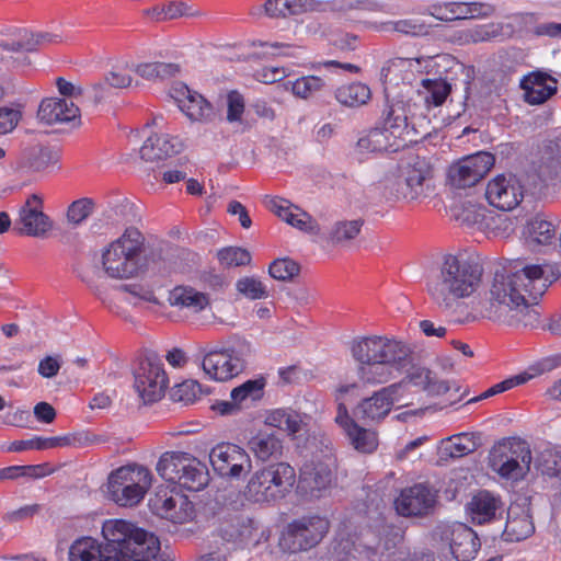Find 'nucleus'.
<instances>
[{
    "mask_svg": "<svg viewBox=\"0 0 561 561\" xmlns=\"http://www.w3.org/2000/svg\"><path fill=\"white\" fill-rule=\"evenodd\" d=\"M548 288L543 268L530 264L510 275L496 273L490 289V297L479 300L473 309L482 318L506 324H530L537 320L533 308Z\"/></svg>",
    "mask_w": 561,
    "mask_h": 561,
    "instance_id": "nucleus-1",
    "label": "nucleus"
},
{
    "mask_svg": "<svg viewBox=\"0 0 561 561\" xmlns=\"http://www.w3.org/2000/svg\"><path fill=\"white\" fill-rule=\"evenodd\" d=\"M105 546L84 537L69 549L70 561H167L159 538L125 519H108L102 526Z\"/></svg>",
    "mask_w": 561,
    "mask_h": 561,
    "instance_id": "nucleus-2",
    "label": "nucleus"
},
{
    "mask_svg": "<svg viewBox=\"0 0 561 561\" xmlns=\"http://www.w3.org/2000/svg\"><path fill=\"white\" fill-rule=\"evenodd\" d=\"M482 267L467 259L447 254L438 273L426 282V290L442 310H451L458 299L470 297L480 287Z\"/></svg>",
    "mask_w": 561,
    "mask_h": 561,
    "instance_id": "nucleus-3",
    "label": "nucleus"
},
{
    "mask_svg": "<svg viewBox=\"0 0 561 561\" xmlns=\"http://www.w3.org/2000/svg\"><path fill=\"white\" fill-rule=\"evenodd\" d=\"M146 238L142 232L128 227L122 236L102 251L104 273L115 279H128L145 272L148 266Z\"/></svg>",
    "mask_w": 561,
    "mask_h": 561,
    "instance_id": "nucleus-4",
    "label": "nucleus"
},
{
    "mask_svg": "<svg viewBox=\"0 0 561 561\" xmlns=\"http://www.w3.org/2000/svg\"><path fill=\"white\" fill-rule=\"evenodd\" d=\"M158 474L165 481L197 492L209 482L207 467L195 456L185 451L171 450L163 453L156 466Z\"/></svg>",
    "mask_w": 561,
    "mask_h": 561,
    "instance_id": "nucleus-5",
    "label": "nucleus"
},
{
    "mask_svg": "<svg viewBox=\"0 0 561 561\" xmlns=\"http://www.w3.org/2000/svg\"><path fill=\"white\" fill-rule=\"evenodd\" d=\"M151 471L138 463H128L111 472L107 490L110 497L119 506L138 505L151 488Z\"/></svg>",
    "mask_w": 561,
    "mask_h": 561,
    "instance_id": "nucleus-6",
    "label": "nucleus"
},
{
    "mask_svg": "<svg viewBox=\"0 0 561 561\" xmlns=\"http://www.w3.org/2000/svg\"><path fill=\"white\" fill-rule=\"evenodd\" d=\"M295 481L296 471L289 463H272L251 477L245 495L259 503L282 500L291 491Z\"/></svg>",
    "mask_w": 561,
    "mask_h": 561,
    "instance_id": "nucleus-7",
    "label": "nucleus"
},
{
    "mask_svg": "<svg viewBox=\"0 0 561 561\" xmlns=\"http://www.w3.org/2000/svg\"><path fill=\"white\" fill-rule=\"evenodd\" d=\"M337 460L332 453L316 455L299 471L297 491L305 497L324 496L336 481Z\"/></svg>",
    "mask_w": 561,
    "mask_h": 561,
    "instance_id": "nucleus-8",
    "label": "nucleus"
},
{
    "mask_svg": "<svg viewBox=\"0 0 561 561\" xmlns=\"http://www.w3.org/2000/svg\"><path fill=\"white\" fill-rule=\"evenodd\" d=\"M330 523L319 515H307L289 522L279 537L283 551L297 553L316 547L329 531Z\"/></svg>",
    "mask_w": 561,
    "mask_h": 561,
    "instance_id": "nucleus-9",
    "label": "nucleus"
},
{
    "mask_svg": "<svg viewBox=\"0 0 561 561\" xmlns=\"http://www.w3.org/2000/svg\"><path fill=\"white\" fill-rule=\"evenodd\" d=\"M351 353L357 363H407L411 350L402 341L371 335L354 340L351 345Z\"/></svg>",
    "mask_w": 561,
    "mask_h": 561,
    "instance_id": "nucleus-10",
    "label": "nucleus"
},
{
    "mask_svg": "<svg viewBox=\"0 0 561 561\" xmlns=\"http://www.w3.org/2000/svg\"><path fill=\"white\" fill-rule=\"evenodd\" d=\"M412 104L409 100L393 99L389 102L383 112V127L371 129L365 138L358 141L359 147L373 152L387 150V133L396 138L402 137L408 128V121L411 114Z\"/></svg>",
    "mask_w": 561,
    "mask_h": 561,
    "instance_id": "nucleus-11",
    "label": "nucleus"
},
{
    "mask_svg": "<svg viewBox=\"0 0 561 561\" xmlns=\"http://www.w3.org/2000/svg\"><path fill=\"white\" fill-rule=\"evenodd\" d=\"M148 506L154 515L172 524H187L196 516L194 503L175 486L159 485L149 499Z\"/></svg>",
    "mask_w": 561,
    "mask_h": 561,
    "instance_id": "nucleus-12",
    "label": "nucleus"
},
{
    "mask_svg": "<svg viewBox=\"0 0 561 561\" xmlns=\"http://www.w3.org/2000/svg\"><path fill=\"white\" fill-rule=\"evenodd\" d=\"M403 383H392L360 400L353 409V416L367 426L380 424L396 403L401 402L400 390Z\"/></svg>",
    "mask_w": 561,
    "mask_h": 561,
    "instance_id": "nucleus-13",
    "label": "nucleus"
},
{
    "mask_svg": "<svg viewBox=\"0 0 561 561\" xmlns=\"http://www.w3.org/2000/svg\"><path fill=\"white\" fill-rule=\"evenodd\" d=\"M134 388L145 404L160 400L168 387L163 364L146 357L139 362L134 374Z\"/></svg>",
    "mask_w": 561,
    "mask_h": 561,
    "instance_id": "nucleus-14",
    "label": "nucleus"
},
{
    "mask_svg": "<svg viewBox=\"0 0 561 561\" xmlns=\"http://www.w3.org/2000/svg\"><path fill=\"white\" fill-rule=\"evenodd\" d=\"M494 162V156L486 151L463 157L449 167V182L457 188L474 186L488 174Z\"/></svg>",
    "mask_w": 561,
    "mask_h": 561,
    "instance_id": "nucleus-15",
    "label": "nucleus"
},
{
    "mask_svg": "<svg viewBox=\"0 0 561 561\" xmlns=\"http://www.w3.org/2000/svg\"><path fill=\"white\" fill-rule=\"evenodd\" d=\"M531 461L529 447L522 442L500 444L491 453L492 467L499 474L506 479H518L524 474V468L528 469Z\"/></svg>",
    "mask_w": 561,
    "mask_h": 561,
    "instance_id": "nucleus-16",
    "label": "nucleus"
},
{
    "mask_svg": "<svg viewBox=\"0 0 561 561\" xmlns=\"http://www.w3.org/2000/svg\"><path fill=\"white\" fill-rule=\"evenodd\" d=\"M335 423L341 427L350 445L358 453L371 454L379 445L378 433L358 424L354 416H351L343 402L337 404Z\"/></svg>",
    "mask_w": 561,
    "mask_h": 561,
    "instance_id": "nucleus-17",
    "label": "nucleus"
},
{
    "mask_svg": "<svg viewBox=\"0 0 561 561\" xmlns=\"http://www.w3.org/2000/svg\"><path fill=\"white\" fill-rule=\"evenodd\" d=\"M209 461L214 470L226 478H239L245 469L251 468V459L247 451L231 443L215 446L209 453Z\"/></svg>",
    "mask_w": 561,
    "mask_h": 561,
    "instance_id": "nucleus-18",
    "label": "nucleus"
},
{
    "mask_svg": "<svg viewBox=\"0 0 561 561\" xmlns=\"http://www.w3.org/2000/svg\"><path fill=\"white\" fill-rule=\"evenodd\" d=\"M436 492L426 483L404 488L394 500V507L404 517L425 516L436 504Z\"/></svg>",
    "mask_w": 561,
    "mask_h": 561,
    "instance_id": "nucleus-19",
    "label": "nucleus"
},
{
    "mask_svg": "<svg viewBox=\"0 0 561 561\" xmlns=\"http://www.w3.org/2000/svg\"><path fill=\"white\" fill-rule=\"evenodd\" d=\"M440 538L448 542L450 552L457 561H471L481 547L477 533L462 523L442 527Z\"/></svg>",
    "mask_w": 561,
    "mask_h": 561,
    "instance_id": "nucleus-20",
    "label": "nucleus"
},
{
    "mask_svg": "<svg viewBox=\"0 0 561 561\" xmlns=\"http://www.w3.org/2000/svg\"><path fill=\"white\" fill-rule=\"evenodd\" d=\"M485 197L491 206L508 211L523 201V186L515 176L500 174L488 182Z\"/></svg>",
    "mask_w": 561,
    "mask_h": 561,
    "instance_id": "nucleus-21",
    "label": "nucleus"
},
{
    "mask_svg": "<svg viewBox=\"0 0 561 561\" xmlns=\"http://www.w3.org/2000/svg\"><path fill=\"white\" fill-rule=\"evenodd\" d=\"M204 373L213 380L226 381L243 369V360L232 350H214L208 352L202 362Z\"/></svg>",
    "mask_w": 561,
    "mask_h": 561,
    "instance_id": "nucleus-22",
    "label": "nucleus"
},
{
    "mask_svg": "<svg viewBox=\"0 0 561 561\" xmlns=\"http://www.w3.org/2000/svg\"><path fill=\"white\" fill-rule=\"evenodd\" d=\"M51 228V222L43 213L42 198L33 194L31 195L24 206L19 211V218L15 220L14 229L20 234L30 237H42Z\"/></svg>",
    "mask_w": 561,
    "mask_h": 561,
    "instance_id": "nucleus-23",
    "label": "nucleus"
},
{
    "mask_svg": "<svg viewBox=\"0 0 561 561\" xmlns=\"http://www.w3.org/2000/svg\"><path fill=\"white\" fill-rule=\"evenodd\" d=\"M171 96L179 108L193 122H208L214 116L213 105L202 94L183 83L172 88Z\"/></svg>",
    "mask_w": 561,
    "mask_h": 561,
    "instance_id": "nucleus-24",
    "label": "nucleus"
},
{
    "mask_svg": "<svg viewBox=\"0 0 561 561\" xmlns=\"http://www.w3.org/2000/svg\"><path fill=\"white\" fill-rule=\"evenodd\" d=\"M37 117L47 125L70 123L76 126L80 123V110L65 99L47 98L41 102Z\"/></svg>",
    "mask_w": 561,
    "mask_h": 561,
    "instance_id": "nucleus-25",
    "label": "nucleus"
},
{
    "mask_svg": "<svg viewBox=\"0 0 561 561\" xmlns=\"http://www.w3.org/2000/svg\"><path fill=\"white\" fill-rule=\"evenodd\" d=\"M433 178V170L425 161H416L405 170L404 180L398 183L397 197L415 201L425 195L427 181Z\"/></svg>",
    "mask_w": 561,
    "mask_h": 561,
    "instance_id": "nucleus-26",
    "label": "nucleus"
},
{
    "mask_svg": "<svg viewBox=\"0 0 561 561\" xmlns=\"http://www.w3.org/2000/svg\"><path fill=\"white\" fill-rule=\"evenodd\" d=\"M557 80L542 71H533L523 77L520 88L524 91V100L530 105H539L548 101L557 93Z\"/></svg>",
    "mask_w": 561,
    "mask_h": 561,
    "instance_id": "nucleus-27",
    "label": "nucleus"
},
{
    "mask_svg": "<svg viewBox=\"0 0 561 561\" xmlns=\"http://www.w3.org/2000/svg\"><path fill=\"white\" fill-rule=\"evenodd\" d=\"M535 531L529 506L512 503L507 510V518L503 537L506 541L518 542L530 537Z\"/></svg>",
    "mask_w": 561,
    "mask_h": 561,
    "instance_id": "nucleus-28",
    "label": "nucleus"
},
{
    "mask_svg": "<svg viewBox=\"0 0 561 561\" xmlns=\"http://www.w3.org/2000/svg\"><path fill=\"white\" fill-rule=\"evenodd\" d=\"M182 149L183 142L179 137L154 133L144 141L139 154L146 162H158L179 153Z\"/></svg>",
    "mask_w": 561,
    "mask_h": 561,
    "instance_id": "nucleus-29",
    "label": "nucleus"
},
{
    "mask_svg": "<svg viewBox=\"0 0 561 561\" xmlns=\"http://www.w3.org/2000/svg\"><path fill=\"white\" fill-rule=\"evenodd\" d=\"M399 383L402 385L401 392L409 386H414L425 391L430 396H442L450 390L448 381L439 379L435 373L425 367L413 368Z\"/></svg>",
    "mask_w": 561,
    "mask_h": 561,
    "instance_id": "nucleus-30",
    "label": "nucleus"
},
{
    "mask_svg": "<svg viewBox=\"0 0 561 561\" xmlns=\"http://www.w3.org/2000/svg\"><path fill=\"white\" fill-rule=\"evenodd\" d=\"M168 301L171 307L199 313L209 306V297L190 285H178L169 291Z\"/></svg>",
    "mask_w": 561,
    "mask_h": 561,
    "instance_id": "nucleus-31",
    "label": "nucleus"
},
{
    "mask_svg": "<svg viewBox=\"0 0 561 561\" xmlns=\"http://www.w3.org/2000/svg\"><path fill=\"white\" fill-rule=\"evenodd\" d=\"M501 500L489 491H480L468 503V513L474 524H485L495 518L501 508Z\"/></svg>",
    "mask_w": 561,
    "mask_h": 561,
    "instance_id": "nucleus-32",
    "label": "nucleus"
},
{
    "mask_svg": "<svg viewBox=\"0 0 561 561\" xmlns=\"http://www.w3.org/2000/svg\"><path fill=\"white\" fill-rule=\"evenodd\" d=\"M248 447L254 457L262 461L278 458L283 454L282 439L275 433L262 430L249 439Z\"/></svg>",
    "mask_w": 561,
    "mask_h": 561,
    "instance_id": "nucleus-33",
    "label": "nucleus"
},
{
    "mask_svg": "<svg viewBox=\"0 0 561 561\" xmlns=\"http://www.w3.org/2000/svg\"><path fill=\"white\" fill-rule=\"evenodd\" d=\"M405 363H358L357 376L365 385H379L389 381L394 371H400Z\"/></svg>",
    "mask_w": 561,
    "mask_h": 561,
    "instance_id": "nucleus-34",
    "label": "nucleus"
},
{
    "mask_svg": "<svg viewBox=\"0 0 561 561\" xmlns=\"http://www.w3.org/2000/svg\"><path fill=\"white\" fill-rule=\"evenodd\" d=\"M542 373H543V369L541 368L540 365L529 366L526 370H524L517 375L511 376V377L493 385L492 387H490L489 389H486L479 396L469 399L467 401V404L476 403L480 400L491 398L493 396H496V394H500L507 390H511L517 386L524 385L527 381L531 380L533 378L540 376Z\"/></svg>",
    "mask_w": 561,
    "mask_h": 561,
    "instance_id": "nucleus-35",
    "label": "nucleus"
},
{
    "mask_svg": "<svg viewBox=\"0 0 561 561\" xmlns=\"http://www.w3.org/2000/svg\"><path fill=\"white\" fill-rule=\"evenodd\" d=\"M335 100L346 107H359L371 99L370 88L363 82H351L339 87L334 92Z\"/></svg>",
    "mask_w": 561,
    "mask_h": 561,
    "instance_id": "nucleus-36",
    "label": "nucleus"
},
{
    "mask_svg": "<svg viewBox=\"0 0 561 561\" xmlns=\"http://www.w3.org/2000/svg\"><path fill=\"white\" fill-rule=\"evenodd\" d=\"M301 416L291 409H274L266 413L264 424L295 436L301 430Z\"/></svg>",
    "mask_w": 561,
    "mask_h": 561,
    "instance_id": "nucleus-37",
    "label": "nucleus"
},
{
    "mask_svg": "<svg viewBox=\"0 0 561 561\" xmlns=\"http://www.w3.org/2000/svg\"><path fill=\"white\" fill-rule=\"evenodd\" d=\"M72 438L69 435L43 437L33 436L27 439L14 440L11 443L9 450L21 453L25 450H46L71 445Z\"/></svg>",
    "mask_w": 561,
    "mask_h": 561,
    "instance_id": "nucleus-38",
    "label": "nucleus"
},
{
    "mask_svg": "<svg viewBox=\"0 0 561 561\" xmlns=\"http://www.w3.org/2000/svg\"><path fill=\"white\" fill-rule=\"evenodd\" d=\"M451 91L450 84L443 79H422L417 94L426 107L440 106Z\"/></svg>",
    "mask_w": 561,
    "mask_h": 561,
    "instance_id": "nucleus-39",
    "label": "nucleus"
},
{
    "mask_svg": "<svg viewBox=\"0 0 561 561\" xmlns=\"http://www.w3.org/2000/svg\"><path fill=\"white\" fill-rule=\"evenodd\" d=\"M525 233L531 242L547 245L556 239L557 229L550 221L537 215L527 222Z\"/></svg>",
    "mask_w": 561,
    "mask_h": 561,
    "instance_id": "nucleus-40",
    "label": "nucleus"
},
{
    "mask_svg": "<svg viewBox=\"0 0 561 561\" xmlns=\"http://www.w3.org/2000/svg\"><path fill=\"white\" fill-rule=\"evenodd\" d=\"M266 385L265 378L260 377L256 379H250L236 387L230 392V398L236 400L241 408L260 400L263 397L264 387Z\"/></svg>",
    "mask_w": 561,
    "mask_h": 561,
    "instance_id": "nucleus-41",
    "label": "nucleus"
},
{
    "mask_svg": "<svg viewBox=\"0 0 561 561\" xmlns=\"http://www.w3.org/2000/svg\"><path fill=\"white\" fill-rule=\"evenodd\" d=\"M284 85L287 90L290 89L296 98L307 100L320 92L325 81L318 76H302L294 81L288 80Z\"/></svg>",
    "mask_w": 561,
    "mask_h": 561,
    "instance_id": "nucleus-42",
    "label": "nucleus"
},
{
    "mask_svg": "<svg viewBox=\"0 0 561 561\" xmlns=\"http://www.w3.org/2000/svg\"><path fill=\"white\" fill-rule=\"evenodd\" d=\"M381 79L385 84H399V82H411V76L408 69V59L403 57H393L389 59L381 68Z\"/></svg>",
    "mask_w": 561,
    "mask_h": 561,
    "instance_id": "nucleus-43",
    "label": "nucleus"
},
{
    "mask_svg": "<svg viewBox=\"0 0 561 561\" xmlns=\"http://www.w3.org/2000/svg\"><path fill=\"white\" fill-rule=\"evenodd\" d=\"M477 448L471 434L461 433L449 437L443 446V454L450 458H461Z\"/></svg>",
    "mask_w": 561,
    "mask_h": 561,
    "instance_id": "nucleus-44",
    "label": "nucleus"
},
{
    "mask_svg": "<svg viewBox=\"0 0 561 561\" xmlns=\"http://www.w3.org/2000/svg\"><path fill=\"white\" fill-rule=\"evenodd\" d=\"M465 2L450 1L435 3L430 7V14L443 22L465 20Z\"/></svg>",
    "mask_w": 561,
    "mask_h": 561,
    "instance_id": "nucleus-45",
    "label": "nucleus"
},
{
    "mask_svg": "<svg viewBox=\"0 0 561 561\" xmlns=\"http://www.w3.org/2000/svg\"><path fill=\"white\" fill-rule=\"evenodd\" d=\"M541 164L539 165L540 176H548L552 170H556L560 164L561 159V145L558 140H549L540 151Z\"/></svg>",
    "mask_w": 561,
    "mask_h": 561,
    "instance_id": "nucleus-46",
    "label": "nucleus"
},
{
    "mask_svg": "<svg viewBox=\"0 0 561 561\" xmlns=\"http://www.w3.org/2000/svg\"><path fill=\"white\" fill-rule=\"evenodd\" d=\"M236 289L250 300L267 298L268 290L261 279L255 276H244L237 280Z\"/></svg>",
    "mask_w": 561,
    "mask_h": 561,
    "instance_id": "nucleus-47",
    "label": "nucleus"
},
{
    "mask_svg": "<svg viewBox=\"0 0 561 561\" xmlns=\"http://www.w3.org/2000/svg\"><path fill=\"white\" fill-rule=\"evenodd\" d=\"M219 263L225 267H237L249 265L251 254L248 250L240 247H226L217 252Z\"/></svg>",
    "mask_w": 561,
    "mask_h": 561,
    "instance_id": "nucleus-48",
    "label": "nucleus"
},
{
    "mask_svg": "<svg viewBox=\"0 0 561 561\" xmlns=\"http://www.w3.org/2000/svg\"><path fill=\"white\" fill-rule=\"evenodd\" d=\"M538 467L542 474L548 477H561V449L547 448L540 453Z\"/></svg>",
    "mask_w": 561,
    "mask_h": 561,
    "instance_id": "nucleus-49",
    "label": "nucleus"
},
{
    "mask_svg": "<svg viewBox=\"0 0 561 561\" xmlns=\"http://www.w3.org/2000/svg\"><path fill=\"white\" fill-rule=\"evenodd\" d=\"M202 393L201 385L196 380L188 379L174 386L171 391V397L174 401L187 405L194 403Z\"/></svg>",
    "mask_w": 561,
    "mask_h": 561,
    "instance_id": "nucleus-50",
    "label": "nucleus"
},
{
    "mask_svg": "<svg viewBox=\"0 0 561 561\" xmlns=\"http://www.w3.org/2000/svg\"><path fill=\"white\" fill-rule=\"evenodd\" d=\"M363 225L364 221L362 219L337 221L330 232V238L335 243L353 240L360 232Z\"/></svg>",
    "mask_w": 561,
    "mask_h": 561,
    "instance_id": "nucleus-51",
    "label": "nucleus"
},
{
    "mask_svg": "<svg viewBox=\"0 0 561 561\" xmlns=\"http://www.w3.org/2000/svg\"><path fill=\"white\" fill-rule=\"evenodd\" d=\"M299 265L287 257L276 259L268 266V274L277 280H290L299 274Z\"/></svg>",
    "mask_w": 561,
    "mask_h": 561,
    "instance_id": "nucleus-52",
    "label": "nucleus"
},
{
    "mask_svg": "<svg viewBox=\"0 0 561 561\" xmlns=\"http://www.w3.org/2000/svg\"><path fill=\"white\" fill-rule=\"evenodd\" d=\"M392 30L410 36H425L430 32V25L419 18H410L391 22Z\"/></svg>",
    "mask_w": 561,
    "mask_h": 561,
    "instance_id": "nucleus-53",
    "label": "nucleus"
},
{
    "mask_svg": "<svg viewBox=\"0 0 561 561\" xmlns=\"http://www.w3.org/2000/svg\"><path fill=\"white\" fill-rule=\"evenodd\" d=\"M94 203L91 198H80L72 202L67 209V218L73 225H80L92 213Z\"/></svg>",
    "mask_w": 561,
    "mask_h": 561,
    "instance_id": "nucleus-54",
    "label": "nucleus"
},
{
    "mask_svg": "<svg viewBox=\"0 0 561 561\" xmlns=\"http://www.w3.org/2000/svg\"><path fill=\"white\" fill-rule=\"evenodd\" d=\"M42 38V35L35 36L25 32L19 39L12 41L11 43H2L0 46L7 51H34Z\"/></svg>",
    "mask_w": 561,
    "mask_h": 561,
    "instance_id": "nucleus-55",
    "label": "nucleus"
},
{
    "mask_svg": "<svg viewBox=\"0 0 561 561\" xmlns=\"http://www.w3.org/2000/svg\"><path fill=\"white\" fill-rule=\"evenodd\" d=\"M266 207L283 221L288 222L298 206L280 197H270L265 202Z\"/></svg>",
    "mask_w": 561,
    "mask_h": 561,
    "instance_id": "nucleus-56",
    "label": "nucleus"
},
{
    "mask_svg": "<svg viewBox=\"0 0 561 561\" xmlns=\"http://www.w3.org/2000/svg\"><path fill=\"white\" fill-rule=\"evenodd\" d=\"M21 118V111L5 106L0 107V135H7L13 131Z\"/></svg>",
    "mask_w": 561,
    "mask_h": 561,
    "instance_id": "nucleus-57",
    "label": "nucleus"
},
{
    "mask_svg": "<svg viewBox=\"0 0 561 561\" xmlns=\"http://www.w3.org/2000/svg\"><path fill=\"white\" fill-rule=\"evenodd\" d=\"M465 20L488 19L495 13V7L485 2H465Z\"/></svg>",
    "mask_w": 561,
    "mask_h": 561,
    "instance_id": "nucleus-58",
    "label": "nucleus"
},
{
    "mask_svg": "<svg viewBox=\"0 0 561 561\" xmlns=\"http://www.w3.org/2000/svg\"><path fill=\"white\" fill-rule=\"evenodd\" d=\"M227 104V119L231 123L240 121L244 112L243 96L237 91H231L228 93Z\"/></svg>",
    "mask_w": 561,
    "mask_h": 561,
    "instance_id": "nucleus-59",
    "label": "nucleus"
},
{
    "mask_svg": "<svg viewBox=\"0 0 561 561\" xmlns=\"http://www.w3.org/2000/svg\"><path fill=\"white\" fill-rule=\"evenodd\" d=\"M287 224L305 232H311L317 228V224L311 215L299 207L294 211Z\"/></svg>",
    "mask_w": 561,
    "mask_h": 561,
    "instance_id": "nucleus-60",
    "label": "nucleus"
},
{
    "mask_svg": "<svg viewBox=\"0 0 561 561\" xmlns=\"http://www.w3.org/2000/svg\"><path fill=\"white\" fill-rule=\"evenodd\" d=\"M123 289L130 294L133 297L138 298L142 301L150 302L153 305H160V301L156 296L153 289L149 286H145L141 284H130L124 285Z\"/></svg>",
    "mask_w": 561,
    "mask_h": 561,
    "instance_id": "nucleus-61",
    "label": "nucleus"
},
{
    "mask_svg": "<svg viewBox=\"0 0 561 561\" xmlns=\"http://www.w3.org/2000/svg\"><path fill=\"white\" fill-rule=\"evenodd\" d=\"M105 79L111 87L117 89L127 88L131 83L130 71L119 67L110 71Z\"/></svg>",
    "mask_w": 561,
    "mask_h": 561,
    "instance_id": "nucleus-62",
    "label": "nucleus"
},
{
    "mask_svg": "<svg viewBox=\"0 0 561 561\" xmlns=\"http://www.w3.org/2000/svg\"><path fill=\"white\" fill-rule=\"evenodd\" d=\"M76 273L82 282L87 283L89 286H93L100 271L96 264L92 262H80L76 267Z\"/></svg>",
    "mask_w": 561,
    "mask_h": 561,
    "instance_id": "nucleus-63",
    "label": "nucleus"
},
{
    "mask_svg": "<svg viewBox=\"0 0 561 561\" xmlns=\"http://www.w3.org/2000/svg\"><path fill=\"white\" fill-rule=\"evenodd\" d=\"M320 3L317 0H287V13L297 15L308 11H316Z\"/></svg>",
    "mask_w": 561,
    "mask_h": 561,
    "instance_id": "nucleus-64",
    "label": "nucleus"
}]
</instances>
